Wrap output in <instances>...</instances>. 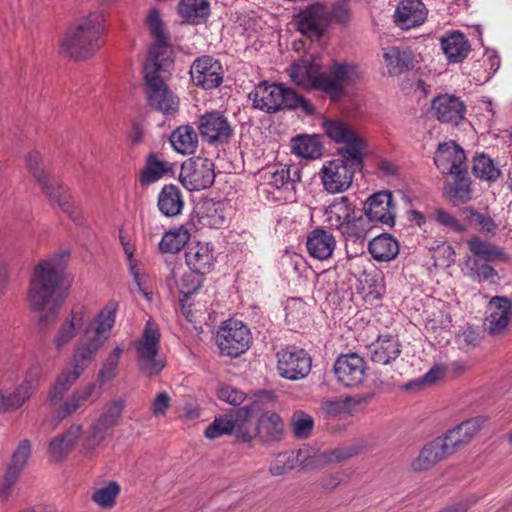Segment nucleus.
Segmentation results:
<instances>
[{"label":"nucleus","mask_w":512,"mask_h":512,"mask_svg":"<svg viewBox=\"0 0 512 512\" xmlns=\"http://www.w3.org/2000/svg\"><path fill=\"white\" fill-rule=\"evenodd\" d=\"M69 254L62 252L41 260L32 274L27 301L38 313L40 326L53 323L65 301L70 280L65 274Z\"/></svg>","instance_id":"nucleus-1"},{"label":"nucleus","mask_w":512,"mask_h":512,"mask_svg":"<svg viewBox=\"0 0 512 512\" xmlns=\"http://www.w3.org/2000/svg\"><path fill=\"white\" fill-rule=\"evenodd\" d=\"M291 81L304 90H317L326 94L331 102H337L346 95V88L358 78L357 66L347 62L332 61L331 75L313 77L304 60L293 62L289 69Z\"/></svg>","instance_id":"nucleus-2"},{"label":"nucleus","mask_w":512,"mask_h":512,"mask_svg":"<svg viewBox=\"0 0 512 512\" xmlns=\"http://www.w3.org/2000/svg\"><path fill=\"white\" fill-rule=\"evenodd\" d=\"M117 308V303L111 301L89 322L84 330L83 338L72 355L70 362L72 366L84 372L94 361L97 352L110 338L115 325Z\"/></svg>","instance_id":"nucleus-3"},{"label":"nucleus","mask_w":512,"mask_h":512,"mask_svg":"<svg viewBox=\"0 0 512 512\" xmlns=\"http://www.w3.org/2000/svg\"><path fill=\"white\" fill-rule=\"evenodd\" d=\"M104 17L91 12L74 27L67 29L61 41V51L74 60L87 59L100 49V36L104 31Z\"/></svg>","instance_id":"nucleus-4"},{"label":"nucleus","mask_w":512,"mask_h":512,"mask_svg":"<svg viewBox=\"0 0 512 512\" xmlns=\"http://www.w3.org/2000/svg\"><path fill=\"white\" fill-rule=\"evenodd\" d=\"M433 159L442 174L454 177V187L449 192H471L465 151L457 142L439 143Z\"/></svg>","instance_id":"nucleus-5"},{"label":"nucleus","mask_w":512,"mask_h":512,"mask_svg":"<svg viewBox=\"0 0 512 512\" xmlns=\"http://www.w3.org/2000/svg\"><path fill=\"white\" fill-rule=\"evenodd\" d=\"M167 64L168 59L165 58L158 61H147L144 65L145 92L147 102L152 108L164 114H171L178 110L179 101L158 74L160 71H165Z\"/></svg>","instance_id":"nucleus-6"},{"label":"nucleus","mask_w":512,"mask_h":512,"mask_svg":"<svg viewBox=\"0 0 512 512\" xmlns=\"http://www.w3.org/2000/svg\"><path fill=\"white\" fill-rule=\"evenodd\" d=\"M160 330L151 320L147 321L142 336L134 344L139 372L145 377L157 376L165 367L161 357Z\"/></svg>","instance_id":"nucleus-7"},{"label":"nucleus","mask_w":512,"mask_h":512,"mask_svg":"<svg viewBox=\"0 0 512 512\" xmlns=\"http://www.w3.org/2000/svg\"><path fill=\"white\" fill-rule=\"evenodd\" d=\"M327 221L331 226L352 239L365 237L367 228L361 211L355 210V205L350 203L348 197L343 196L339 201L330 204L325 211Z\"/></svg>","instance_id":"nucleus-8"},{"label":"nucleus","mask_w":512,"mask_h":512,"mask_svg":"<svg viewBox=\"0 0 512 512\" xmlns=\"http://www.w3.org/2000/svg\"><path fill=\"white\" fill-rule=\"evenodd\" d=\"M338 155L339 158L329 161L320 171L327 192H344L349 189L355 171L364 167V155H361V162L350 159L348 154Z\"/></svg>","instance_id":"nucleus-9"},{"label":"nucleus","mask_w":512,"mask_h":512,"mask_svg":"<svg viewBox=\"0 0 512 512\" xmlns=\"http://www.w3.org/2000/svg\"><path fill=\"white\" fill-rule=\"evenodd\" d=\"M124 407L123 399L113 400L106 405L102 414L88 428L84 446L86 451H93L112 434L122 417Z\"/></svg>","instance_id":"nucleus-10"},{"label":"nucleus","mask_w":512,"mask_h":512,"mask_svg":"<svg viewBox=\"0 0 512 512\" xmlns=\"http://www.w3.org/2000/svg\"><path fill=\"white\" fill-rule=\"evenodd\" d=\"M216 341L222 354L237 357L249 348L252 336L243 322L229 319L219 328Z\"/></svg>","instance_id":"nucleus-11"},{"label":"nucleus","mask_w":512,"mask_h":512,"mask_svg":"<svg viewBox=\"0 0 512 512\" xmlns=\"http://www.w3.org/2000/svg\"><path fill=\"white\" fill-rule=\"evenodd\" d=\"M326 135L336 143L344 146L337 149V154H348L352 160L361 162V155L366 143L348 124L341 120H326L323 123Z\"/></svg>","instance_id":"nucleus-12"},{"label":"nucleus","mask_w":512,"mask_h":512,"mask_svg":"<svg viewBox=\"0 0 512 512\" xmlns=\"http://www.w3.org/2000/svg\"><path fill=\"white\" fill-rule=\"evenodd\" d=\"M297 30L311 41H319L327 31V6L315 2L301 9L295 16Z\"/></svg>","instance_id":"nucleus-13"},{"label":"nucleus","mask_w":512,"mask_h":512,"mask_svg":"<svg viewBox=\"0 0 512 512\" xmlns=\"http://www.w3.org/2000/svg\"><path fill=\"white\" fill-rule=\"evenodd\" d=\"M277 370L281 377L288 380H300L311 371L312 359L304 350L288 346L277 353Z\"/></svg>","instance_id":"nucleus-14"},{"label":"nucleus","mask_w":512,"mask_h":512,"mask_svg":"<svg viewBox=\"0 0 512 512\" xmlns=\"http://www.w3.org/2000/svg\"><path fill=\"white\" fill-rule=\"evenodd\" d=\"M178 181L188 192L208 189L215 181L214 164L187 159L181 165Z\"/></svg>","instance_id":"nucleus-15"},{"label":"nucleus","mask_w":512,"mask_h":512,"mask_svg":"<svg viewBox=\"0 0 512 512\" xmlns=\"http://www.w3.org/2000/svg\"><path fill=\"white\" fill-rule=\"evenodd\" d=\"M89 319V313L85 306L74 305L67 316L59 324L53 337V345L57 351H61L70 345L77 335L83 330Z\"/></svg>","instance_id":"nucleus-16"},{"label":"nucleus","mask_w":512,"mask_h":512,"mask_svg":"<svg viewBox=\"0 0 512 512\" xmlns=\"http://www.w3.org/2000/svg\"><path fill=\"white\" fill-rule=\"evenodd\" d=\"M190 75L197 87L212 90L222 84L224 71L219 60L204 55L194 60L190 68Z\"/></svg>","instance_id":"nucleus-17"},{"label":"nucleus","mask_w":512,"mask_h":512,"mask_svg":"<svg viewBox=\"0 0 512 512\" xmlns=\"http://www.w3.org/2000/svg\"><path fill=\"white\" fill-rule=\"evenodd\" d=\"M199 132L208 143L227 144L232 135L233 129L223 112L213 110L200 116Z\"/></svg>","instance_id":"nucleus-18"},{"label":"nucleus","mask_w":512,"mask_h":512,"mask_svg":"<svg viewBox=\"0 0 512 512\" xmlns=\"http://www.w3.org/2000/svg\"><path fill=\"white\" fill-rule=\"evenodd\" d=\"M281 82L270 83L263 80L248 94V99L252 100L253 108L261 110L267 114H276L281 111L280 101L283 90Z\"/></svg>","instance_id":"nucleus-19"},{"label":"nucleus","mask_w":512,"mask_h":512,"mask_svg":"<svg viewBox=\"0 0 512 512\" xmlns=\"http://www.w3.org/2000/svg\"><path fill=\"white\" fill-rule=\"evenodd\" d=\"M365 361L356 353L340 355L334 364V372L339 382L347 387H355L365 378Z\"/></svg>","instance_id":"nucleus-20"},{"label":"nucleus","mask_w":512,"mask_h":512,"mask_svg":"<svg viewBox=\"0 0 512 512\" xmlns=\"http://www.w3.org/2000/svg\"><path fill=\"white\" fill-rule=\"evenodd\" d=\"M263 411L262 400L257 398L232 413L233 435L238 441L250 442L256 437L252 417Z\"/></svg>","instance_id":"nucleus-21"},{"label":"nucleus","mask_w":512,"mask_h":512,"mask_svg":"<svg viewBox=\"0 0 512 512\" xmlns=\"http://www.w3.org/2000/svg\"><path fill=\"white\" fill-rule=\"evenodd\" d=\"M227 210V203L224 200L201 196L196 201L193 212L203 226L220 228L226 221Z\"/></svg>","instance_id":"nucleus-22"},{"label":"nucleus","mask_w":512,"mask_h":512,"mask_svg":"<svg viewBox=\"0 0 512 512\" xmlns=\"http://www.w3.org/2000/svg\"><path fill=\"white\" fill-rule=\"evenodd\" d=\"M431 109L438 121L453 125H458L463 120L466 111L460 98L449 94L436 96L431 102Z\"/></svg>","instance_id":"nucleus-23"},{"label":"nucleus","mask_w":512,"mask_h":512,"mask_svg":"<svg viewBox=\"0 0 512 512\" xmlns=\"http://www.w3.org/2000/svg\"><path fill=\"white\" fill-rule=\"evenodd\" d=\"M427 9L420 0H401L396 6L394 22L402 30L417 27L425 22Z\"/></svg>","instance_id":"nucleus-24"},{"label":"nucleus","mask_w":512,"mask_h":512,"mask_svg":"<svg viewBox=\"0 0 512 512\" xmlns=\"http://www.w3.org/2000/svg\"><path fill=\"white\" fill-rule=\"evenodd\" d=\"M490 314L485 319V329L492 336L503 334L512 316V304L506 297L496 296L490 301Z\"/></svg>","instance_id":"nucleus-25"},{"label":"nucleus","mask_w":512,"mask_h":512,"mask_svg":"<svg viewBox=\"0 0 512 512\" xmlns=\"http://www.w3.org/2000/svg\"><path fill=\"white\" fill-rule=\"evenodd\" d=\"M392 195L370 194L364 206L365 214L370 221L380 222L389 226L394 225L395 214Z\"/></svg>","instance_id":"nucleus-26"},{"label":"nucleus","mask_w":512,"mask_h":512,"mask_svg":"<svg viewBox=\"0 0 512 512\" xmlns=\"http://www.w3.org/2000/svg\"><path fill=\"white\" fill-rule=\"evenodd\" d=\"M185 260L193 272L206 274L211 271L215 262L213 246L210 243H191L185 251Z\"/></svg>","instance_id":"nucleus-27"},{"label":"nucleus","mask_w":512,"mask_h":512,"mask_svg":"<svg viewBox=\"0 0 512 512\" xmlns=\"http://www.w3.org/2000/svg\"><path fill=\"white\" fill-rule=\"evenodd\" d=\"M371 361L379 365H388L401 354V343L396 336L381 335L368 347Z\"/></svg>","instance_id":"nucleus-28"},{"label":"nucleus","mask_w":512,"mask_h":512,"mask_svg":"<svg viewBox=\"0 0 512 512\" xmlns=\"http://www.w3.org/2000/svg\"><path fill=\"white\" fill-rule=\"evenodd\" d=\"M147 26L155 42L148 52V61H158L164 58L169 47V35L165 32L160 13L153 9L147 16Z\"/></svg>","instance_id":"nucleus-29"},{"label":"nucleus","mask_w":512,"mask_h":512,"mask_svg":"<svg viewBox=\"0 0 512 512\" xmlns=\"http://www.w3.org/2000/svg\"><path fill=\"white\" fill-rule=\"evenodd\" d=\"M26 166L40 188L46 192L64 189L63 182L43 168V160L38 151H31L26 157Z\"/></svg>","instance_id":"nucleus-30"},{"label":"nucleus","mask_w":512,"mask_h":512,"mask_svg":"<svg viewBox=\"0 0 512 512\" xmlns=\"http://www.w3.org/2000/svg\"><path fill=\"white\" fill-rule=\"evenodd\" d=\"M176 168L175 163L159 160L155 153H150L145 159V165L138 179L139 183L144 188L163 177H174Z\"/></svg>","instance_id":"nucleus-31"},{"label":"nucleus","mask_w":512,"mask_h":512,"mask_svg":"<svg viewBox=\"0 0 512 512\" xmlns=\"http://www.w3.org/2000/svg\"><path fill=\"white\" fill-rule=\"evenodd\" d=\"M83 434V426L73 423L62 435L52 439L48 446L49 455L56 461L65 459Z\"/></svg>","instance_id":"nucleus-32"},{"label":"nucleus","mask_w":512,"mask_h":512,"mask_svg":"<svg viewBox=\"0 0 512 512\" xmlns=\"http://www.w3.org/2000/svg\"><path fill=\"white\" fill-rule=\"evenodd\" d=\"M452 453L443 438H436L424 446L419 456L413 461L412 468L415 471L427 470Z\"/></svg>","instance_id":"nucleus-33"},{"label":"nucleus","mask_w":512,"mask_h":512,"mask_svg":"<svg viewBox=\"0 0 512 512\" xmlns=\"http://www.w3.org/2000/svg\"><path fill=\"white\" fill-rule=\"evenodd\" d=\"M255 430L257 431L256 437L263 443L270 444L283 438L284 424L277 413L267 411L258 417Z\"/></svg>","instance_id":"nucleus-34"},{"label":"nucleus","mask_w":512,"mask_h":512,"mask_svg":"<svg viewBox=\"0 0 512 512\" xmlns=\"http://www.w3.org/2000/svg\"><path fill=\"white\" fill-rule=\"evenodd\" d=\"M306 247L311 257L326 260L332 256L336 240L330 232L317 228L307 237Z\"/></svg>","instance_id":"nucleus-35"},{"label":"nucleus","mask_w":512,"mask_h":512,"mask_svg":"<svg viewBox=\"0 0 512 512\" xmlns=\"http://www.w3.org/2000/svg\"><path fill=\"white\" fill-rule=\"evenodd\" d=\"M480 420L478 418H472L463 421L458 426L448 431L443 437L445 442L453 453L467 445L476 433L480 430Z\"/></svg>","instance_id":"nucleus-36"},{"label":"nucleus","mask_w":512,"mask_h":512,"mask_svg":"<svg viewBox=\"0 0 512 512\" xmlns=\"http://www.w3.org/2000/svg\"><path fill=\"white\" fill-rule=\"evenodd\" d=\"M441 48L450 63H460L470 51V43L460 31H453L441 38Z\"/></svg>","instance_id":"nucleus-37"},{"label":"nucleus","mask_w":512,"mask_h":512,"mask_svg":"<svg viewBox=\"0 0 512 512\" xmlns=\"http://www.w3.org/2000/svg\"><path fill=\"white\" fill-rule=\"evenodd\" d=\"M291 152L305 159H317L322 156L323 145L320 135L299 134L291 139Z\"/></svg>","instance_id":"nucleus-38"},{"label":"nucleus","mask_w":512,"mask_h":512,"mask_svg":"<svg viewBox=\"0 0 512 512\" xmlns=\"http://www.w3.org/2000/svg\"><path fill=\"white\" fill-rule=\"evenodd\" d=\"M178 13L188 24H203L210 16V3L207 0H181Z\"/></svg>","instance_id":"nucleus-39"},{"label":"nucleus","mask_w":512,"mask_h":512,"mask_svg":"<svg viewBox=\"0 0 512 512\" xmlns=\"http://www.w3.org/2000/svg\"><path fill=\"white\" fill-rule=\"evenodd\" d=\"M83 372L70 364L57 377L55 384L50 389L47 397L49 405H56L62 399L64 394L73 386Z\"/></svg>","instance_id":"nucleus-40"},{"label":"nucleus","mask_w":512,"mask_h":512,"mask_svg":"<svg viewBox=\"0 0 512 512\" xmlns=\"http://www.w3.org/2000/svg\"><path fill=\"white\" fill-rule=\"evenodd\" d=\"M95 384L89 383L86 386L76 389L58 408V422L74 414L86 404L95 391Z\"/></svg>","instance_id":"nucleus-41"},{"label":"nucleus","mask_w":512,"mask_h":512,"mask_svg":"<svg viewBox=\"0 0 512 512\" xmlns=\"http://www.w3.org/2000/svg\"><path fill=\"white\" fill-rule=\"evenodd\" d=\"M383 56L388 66V72L392 76L400 75L414 68V56L410 50L390 47Z\"/></svg>","instance_id":"nucleus-42"},{"label":"nucleus","mask_w":512,"mask_h":512,"mask_svg":"<svg viewBox=\"0 0 512 512\" xmlns=\"http://www.w3.org/2000/svg\"><path fill=\"white\" fill-rule=\"evenodd\" d=\"M369 252L377 261L393 260L399 253V244L389 234H382L369 242Z\"/></svg>","instance_id":"nucleus-43"},{"label":"nucleus","mask_w":512,"mask_h":512,"mask_svg":"<svg viewBox=\"0 0 512 512\" xmlns=\"http://www.w3.org/2000/svg\"><path fill=\"white\" fill-rule=\"evenodd\" d=\"M280 106L282 107L281 111L301 110V112L307 116H312L316 113V109L310 100L297 93L294 88L288 87L286 84H283Z\"/></svg>","instance_id":"nucleus-44"},{"label":"nucleus","mask_w":512,"mask_h":512,"mask_svg":"<svg viewBox=\"0 0 512 512\" xmlns=\"http://www.w3.org/2000/svg\"><path fill=\"white\" fill-rule=\"evenodd\" d=\"M170 142L177 152L191 154L197 148L198 136L192 126L183 125L172 132Z\"/></svg>","instance_id":"nucleus-45"},{"label":"nucleus","mask_w":512,"mask_h":512,"mask_svg":"<svg viewBox=\"0 0 512 512\" xmlns=\"http://www.w3.org/2000/svg\"><path fill=\"white\" fill-rule=\"evenodd\" d=\"M468 245L473 255L486 262H506L508 260V256L502 248L492 243L485 242L479 237L471 238L468 241Z\"/></svg>","instance_id":"nucleus-46"},{"label":"nucleus","mask_w":512,"mask_h":512,"mask_svg":"<svg viewBox=\"0 0 512 512\" xmlns=\"http://www.w3.org/2000/svg\"><path fill=\"white\" fill-rule=\"evenodd\" d=\"M190 237V230L186 226L173 228L163 235L159 249L163 253H178L187 244Z\"/></svg>","instance_id":"nucleus-47"},{"label":"nucleus","mask_w":512,"mask_h":512,"mask_svg":"<svg viewBox=\"0 0 512 512\" xmlns=\"http://www.w3.org/2000/svg\"><path fill=\"white\" fill-rule=\"evenodd\" d=\"M472 173L476 178L486 182H495L501 176L500 168L485 153L474 156Z\"/></svg>","instance_id":"nucleus-48"},{"label":"nucleus","mask_w":512,"mask_h":512,"mask_svg":"<svg viewBox=\"0 0 512 512\" xmlns=\"http://www.w3.org/2000/svg\"><path fill=\"white\" fill-rule=\"evenodd\" d=\"M201 286L202 278L200 277V274H197L193 271L184 274L178 283V290L182 295L180 298V303L187 318H189L191 315V310L189 309L191 304L189 303V299L201 288Z\"/></svg>","instance_id":"nucleus-49"},{"label":"nucleus","mask_w":512,"mask_h":512,"mask_svg":"<svg viewBox=\"0 0 512 512\" xmlns=\"http://www.w3.org/2000/svg\"><path fill=\"white\" fill-rule=\"evenodd\" d=\"M33 394L19 384L10 393H0V412H13L20 409Z\"/></svg>","instance_id":"nucleus-50"},{"label":"nucleus","mask_w":512,"mask_h":512,"mask_svg":"<svg viewBox=\"0 0 512 512\" xmlns=\"http://www.w3.org/2000/svg\"><path fill=\"white\" fill-rule=\"evenodd\" d=\"M121 487L116 481H109L105 486L95 489L91 500L100 508L111 509L115 506Z\"/></svg>","instance_id":"nucleus-51"},{"label":"nucleus","mask_w":512,"mask_h":512,"mask_svg":"<svg viewBox=\"0 0 512 512\" xmlns=\"http://www.w3.org/2000/svg\"><path fill=\"white\" fill-rule=\"evenodd\" d=\"M300 452L285 451L279 453L269 466V472L273 476H281L293 470L299 462Z\"/></svg>","instance_id":"nucleus-52"},{"label":"nucleus","mask_w":512,"mask_h":512,"mask_svg":"<svg viewBox=\"0 0 512 512\" xmlns=\"http://www.w3.org/2000/svg\"><path fill=\"white\" fill-rule=\"evenodd\" d=\"M352 11L348 0H338L331 7L327 6L328 26L331 23L346 27L352 20Z\"/></svg>","instance_id":"nucleus-53"},{"label":"nucleus","mask_w":512,"mask_h":512,"mask_svg":"<svg viewBox=\"0 0 512 512\" xmlns=\"http://www.w3.org/2000/svg\"><path fill=\"white\" fill-rule=\"evenodd\" d=\"M123 352V347L118 345L107 355L98 372L100 382H109L117 376V368Z\"/></svg>","instance_id":"nucleus-54"},{"label":"nucleus","mask_w":512,"mask_h":512,"mask_svg":"<svg viewBox=\"0 0 512 512\" xmlns=\"http://www.w3.org/2000/svg\"><path fill=\"white\" fill-rule=\"evenodd\" d=\"M208 439H216L223 435L233 434L232 414L216 416L213 422L205 429Z\"/></svg>","instance_id":"nucleus-55"},{"label":"nucleus","mask_w":512,"mask_h":512,"mask_svg":"<svg viewBox=\"0 0 512 512\" xmlns=\"http://www.w3.org/2000/svg\"><path fill=\"white\" fill-rule=\"evenodd\" d=\"M158 208L166 217H174L181 213L184 201L181 194H159Z\"/></svg>","instance_id":"nucleus-56"},{"label":"nucleus","mask_w":512,"mask_h":512,"mask_svg":"<svg viewBox=\"0 0 512 512\" xmlns=\"http://www.w3.org/2000/svg\"><path fill=\"white\" fill-rule=\"evenodd\" d=\"M313 418L303 411H296L291 417L293 434L298 439L307 438L313 429Z\"/></svg>","instance_id":"nucleus-57"},{"label":"nucleus","mask_w":512,"mask_h":512,"mask_svg":"<svg viewBox=\"0 0 512 512\" xmlns=\"http://www.w3.org/2000/svg\"><path fill=\"white\" fill-rule=\"evenodd\" d=\"M285 320L289 325H296L307 316L308 306L300 298H290L285 304Z\"/></svg>","instance_id":"nucleus-58"},{"label":"nucleus","mask_w":512,"mask_h":512,"mask_svg":"<svg viewBox=\"0 0 512 512\" xmlns=\"http://www.w3.org/2000/svg\"><path fill=\"white\" fill-rule=\"evenodd\" d=\"M468 276L476 282H483L487 280H493L497 277V271L486 263H481L479 260L469 261L468 264Z\"/></svg>","instance_id":"nucleus-59"},{"label":"nucleus","mask_w":512,"mask_h":512,"mask_svg":"<svg viewBox=\"0 0 512 512\" xmlns=\"http://www.w3.org/2000/svg\"><path fill=\"white\" fill-rule=\"evenodd\" d=\"M31 454V444L27 439L22 440L12 455L11 462L7 469L21 473Z\"/></svg>","instance_id":"nucleus-60"},{"label":"nucleus","mask_w":512,"mask_h":512,"mask_svg":"<svg viewBox=\"0 0 512 512\" xmlns=\"http://www.w3.org/2000/svg\"><path fill=\"white\" fill-rule=\"evenodd\" d=\"M217 395L220 400L234 406L242 404L246 398L244 392L230 385H220L217 390Z\"/></svg>","instance_id":"nucleus-61"},{"label":"nucleus","mask_w":512,"mask_h":512,"mask_svg":"<svg viewBox=\"0 0 512 512\" xmlns=\"http://www.w3.org/2000/svg\"><path fill=\"white\" fill-rule=\"evenodd\" d=\"M42 376V367L38 362H33L30 364L29 368L25 373V377L23 381L20 383L26 389H28L32 394L36 391L38 387L39 380Z\"/></svg>","instance_id":"nucleus-62"},{"label":"nucleus","mask_w":512,"mask_h":512,"mask_svg":"<svg viewBox=\"0 0 512 512\" xmlns=\"http://www.w3.org/2000/svg\"><path fill=\"white\" fill-rule=\"evenodd\" d=\"M19 473L6 469V472L0 481V500L7 501L12 495L15 485L19 478Z\"/></svg>","instance_id":"nucleus-63"},{"label":"nucleus","mask_w":512,"mask_h":512,"mask_svg":"<svg viewBox=\"0 0 512 512\" xmlns=\"http://www.w3.org/2000/svg\"><path fill=\"white\" fill-rule=\"evenodd\" d=\"M61 210L66 213L74 222H79L81 211L74 205L68 194H53Z\"/></svg>","instance_id":"nucleus-64"}]
</instances>
